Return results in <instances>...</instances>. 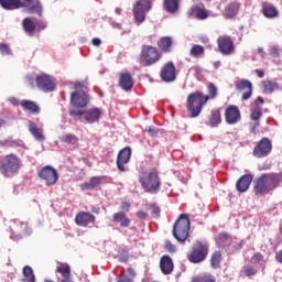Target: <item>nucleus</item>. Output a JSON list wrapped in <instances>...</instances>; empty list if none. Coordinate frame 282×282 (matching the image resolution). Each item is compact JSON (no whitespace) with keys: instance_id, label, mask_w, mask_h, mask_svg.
Returning <instances> with one entry per match:
<instances>
[{"instance_id":"obj_1","label":"nucleus","mask_w":282,"mask_h":282,"mask_svg":"<svg viewBox=\"0 0 282 282\" xmlns=\"http://www.w3.org/2000/svg\"><path fill=\"white\" fill-rule=\"evenodd\" d=\"M282 176L279 173H264L253 181L254 195H270L281 186Z\"/></svg>"},{"instance_id":"obj_2","label":"nucleus","mask_w":282,"mask_h":282,"mask_svg":"<svg viewBox=\"0 0 282 282\" xmlns=\"http://www.w3.org/2000/svg\"><path fill=\"white\" fill-rule=\"evenodd\" d=\"M0 6L3 10H19L20 8H25L29 14L43 17V4H41V0H32L31 2H23L21 0H0Z\"/></svg>"},{"instance_id":"obj_3","label":"nucleus","mask_w":282,"mask_h":282,"mask_svg":"<svg viewBox=\"0 0 282 282\" xmlns=\"http://www.w3.org/2000/svg\"><path fill=\"white\" fill-rule=\"evenodd\" d=\"M139 182L145 193H150L151 195L160 193L162 181L160 180L158 170L151 169L144 171L139 178Z\"/></svg>"},{"instance_id":"obj_4","label":"nucleus","mask_w":282,"mask_h":282,"mask_svg":"<svg viewBox=\"0 0 282 282\" xmlns=\"http://www.w3.org/2000/svg\"><path fill=\"white\" fill-rule=\"evenodd\" d=\"M208 104V98L204 97V93L196 90L187 96L186 109L191 112V118H197L202 110Z\"/></svg>"},{"instance_id":"obj_5","label":"nucleus","mask_w":282,"mask_h":282,"mask_svg":"<svg viewBox=\"0 0 282 282\" xmlns=\"http://www.w3.org/2000/svg\"><path fill=\"white\" fill-rule=\"evenodd\" d=\"M189 232L191 219L188 218V215L181 214L173 226L172 235L176 241H180V243H185L186 239H188Z\"/></svg>"},{"instance_id":"obj_6","label":"nucleus","mask_w":282,"mask_h":282,"mask_svg":"<svg viewBox=\"0 0 282 282\" xmlns=\"http://www.w3.org/2000/svg\"><path fill=\"white\" fill-rule=\"evenodd\" d=\"M21 171V159L17 154H7L0 160V173L4 177H12Z\"/></svg>"},{"instance_id":"obj_7","label":"nucleus","mask_w":282,"mask_h":282,"mask_svg":"<svg viewBox=\"0 0 282 282\" xmlns=\"http://www.w3.org/2000/svg\"><path fill=\"white\" fill-rule=\"evenodd\" d=\"M162 61V52L153 45H143L139 55V63L143 67H152Z\"/></svg>"},{"instance_id":"obj_8","label":"nucleus","mask_w":282,"mask_h":282,"mask_svg":"<svg viewBox=\"0 0 282 282\" xmlns=\"http://www.w3.org/2000/svg\"><path fill=\"white\" fill-rule=\"evenodd\" d=\"M208 252L209 248L206 242L202 240H195L187 254V260L189 261V263H202L206 261Z\"/></svg>"},{"instance_id":"obj_9","label":"nucleus","mask_w":282,"mask_h":282,"mask_svg":"<svg viewBox=\"0 0 282 282\" xmlns=\"http://www.w3.org/2000/svg\"><path fill=\"white\" fill-rule=\"evenodd\" d=\"M69 116H72L73 118H78V120H85V122L93 124V122H98L100 120V116H102V110H100V108H93L88 110L70 109Z\"/></svg>"},{"instance_id":"obj_10","label":"nucleus","mask_w":282,"mask_h":282,"mask_svg":"<svg viewBox=\"0 0 282 282\" xmlns=\"http://www.w3.org/2000/svg\"><path fill=\"white\" fill-rule=\"evenodd\" d=\"M151 1L153 0H138L133 6V17L138 25L147 21V12L151 10Z\"/></svg>"},{"instance_id":"obj_11","label":"nucleus","mask_w":282,"mask_h":282,"mask_svg":"<svg viewBox=\"0 0 282 282\" xmlns=\"http://www.w3.org/2000/svg\"><path fill=\"white\" fill-rule=\"evenodd\" d=\"M160 78L163 83H175L177 80V68L175 63H165L160 70Z\"/></svg>"},{"instance_id":"obj_12","label":"nucleus","mask_w":282,"mask_h":282,"mask_svg":"<svg viewBox=\"0 0 282 282\" xmlns=\"http://www.w3.org/2000/svg\"><path fill=\"white\" fill-rule=\"evenodd\" d=\"M217 45L220 54L224 56H230V54H235V41L230 35H220L217 39Z\"/></svg>"},{"instance_id":"obj_13","label":"nucleus","mask_w":282,"mask_h":282,"mask_svg":"<svg viewBox=\"0 0 282 282\" xmlns=\"http://www.w3.org/2000/svg\"><path fill=\"white\" fill-rule=\"evenodd\" d=\"M91 98L83 90L70 93V105L76 109H85L89 105Z\"/></svg>"},{"instance_id":"obj_14","label":"nucleus","mask_w":282,"mask_h":282,"mask_svg":"<svg viewBox=\"0 0 282 282\" xmlns=\"http://www.w3.org/2000/svg\"><path fill=\"white\" fill-rule=\"evenodd\" d=\"M10 230L12 232V237L15 239H23V237H28V235H30V227L28 226V223L21 220H12Z\"/></svg>"},{"instance_id":"obj_15","label":"nucleus","mask_w":282,"mask_h":282,"mask_svg":"<svg viewBox=\"0 0 282 282\" xmlns=\"http://www.w3.org/2000/svg\"><path fill=\"white\" fill-rule=\"evenodd\" d=\"M272 153V141L268 138H262L253 148L254 158H268V154Z\"/></svg>"},{"instance_id":"obj_16","label":"nucleus","mask_w":282,"mask_h":282,"mask_svg":"<svg viewBox=\"0 0 282 282\" xmlns=\"http://www.w3.org/2000/svg\"><path fill=\"white\" fill-rule=\"evenodd\" d=\"M39 177L46 182L47 186H54L58 182V172L56 169L46 165L39 172Z\"/></svg>"},{"instance_id":"obj_17","label":"nucleus","mask_w":282,"mask_h":282,"mask_svg":"<svg viewBox=\"0 0 282 282\" xmlns=\"http://www.w3.org/2000/svg\"><path fill=\"white\" fill-rule=\"evenodd\" d=\"M225 122L227 124H239L241 122V110L236 105H230L225 109Z\"/></svg>"},{"instance_id":"obj_18","label":"nucleus","mask_w":282,"mask_h":282,"mask_svg":"<svg viewBox=\"0 0 282 282\" xmlns=\"http://www.w3.org/2000/svg\"><path fill=\"white\" fill-rule=\"evenodd\" d=\"M36 87L41 89V91H54L56 89V83L54 79L50 77V75H37L35 77Z\"/></svg>"},{"instance_id":"obj_19","label":"nucleus","mask_w":282,"mask_h":282,"mask_svg":"<svg viewBox=\"0 0 282 282\" xmlns=\"http://www.w3.org/2000/svg\"><path fill=\"white\" fill-rule=\"evenodd\" d=\"M131 160V148L127 147L119 151L117 155V169L121 173L127 172L129 169L124 166L126 164H129Z\"/></svg>"},{"instance_id":"obj_20","label":"nucleus","mask_w":282,"mask_h":282,"mask_svg":"<svg viewBox=\"0 0 282 282\" xmlns=\"http://www.w3.org/2000/svg\"><path fill=\"white\" fill-rule=\"evenodd\" d=\"M75 224L87 228L89 224H96V216L89 212H78L75 216Z\"/></svg>"},{"instance_id":"obj_21","label":"nucleus","mask_w":282,"mask_h":282,"mask_svg":"<svg viewBox=\"0 0 282 282\" xmlns=\"http://www.w3.org/2000/svg\"><path fill=\"white\" fill-rule=\"evenodd\" d=\"M237 91H245L242 100H250L252 98V83L248 79H240L236 83Z\"/></svg>"},{"instance_id":"obj_22","label":"nucleus","mask_w":282,"mask_h":282,"mask_svg":"<svg viewBox=\"0 0 282 282\" xmlns=\"http://www.w3.org/2000/svg\"><path fill=\"white\" fill-rule=\"evenodd\" d=\"M253 176L251 174H245L242 175L237 182H236V189L238 193H246L248 188H250V185L252 184Z\"/></svg>"},{"instance_id":"obj_23","label":"nucleus","mask_w":282,"mask_h":282,"mask_svg":"<svg viewBox=\"0 0 282 282\" xmlns=\"http://www.w3.org/2000/svg\"><path fill=\"white\" fill-rule=\"evenodd\" d=\"M133 77L130 73H120L119 86L121 87V89H123L124 91H131V89H133Z\"/></svg>"},{"instance_id":"obj_24","label":"nucleus","mask_w":282,"mask_h":282,"mask_svg":"<svg viewBox=\"0 0 282 282\" xmlns=\"http://www.w3.org/2000/svg\"><path fill=\"white\" fill-rule=\"evenodd\" d=\"M241 8V4L237 1L228 3L223 12V17L225 19H235L237 14H239V9Z\"/></svg>"},{"instance_id":"obj_25","label":"nucleus","mask_w":282,"mask_h":282,"mask_svg":"<svg viewBox=\"0 0 282 282\" xmlns=\"http://www.w3.org/2000/svg\"><path fill=\"white\" fill-rule=\"evenodd\" d=\"M189 19H198V21H205L208 18V11L198 6H194L187 12Z\"/></svg>"},{"instance_id":"obj_26","label":"nucleus","mask_w":282,"mask_h":282,"mask_svg":"<svg viewBox=\"0 0 282 282\" xmlns=\"http://www.w3.org/2000/svg\"><path fill=\"white\" fill-rule=\"evenodd\" d=\"M112 221L120 224L121 228H129L131 226V219L124 214V212H118L112 215Z\"/></svg>"},{"instance_id":"obj_27","label":"nucleus","mask_w":282,"mask_h":282,"mask_svg":"<svg viewBox=\"0 0 282 282\" xmlns=\"http://www.w3.org/2000/svg\"><path fill=\"white\" fill-rule=\"evenodd\" d=\"M20 105L24 111H29V113H33V116L41 113V107L32 100L23 99Z\"/></svg>"},{"instance_id":"obj_28","label":"nucleus","mask_w":282,"mask_h":282,"mask_svg":"<svg viewBox=\"0 0 282 282\" xmlns=\"http://www.w3.org/2000/svg\"><path fill=\"white\" fill-rule=\"evenodd\" d=\"M173 259L170 256H162L160 260V269L163 274H171L173 272Z\"/></svg>"},{"instance_id":"obj_29","label":"nucleus","mask_w":282,"mask_h":282,"mask_svg":"<svg viewBox=\"0 0 282 282\" xmlns=\"http://www.w3.org/2000/svg\"><path fill=\"white\" fill-rule=\"evenodd\" d=\"M56 272L62 274V276H63L62 282H73L72 278H70L72 276V268H69V264L61 263L57 267Z\"/></svg>"},{"instance_id":"obj_30","label":"nucleus","mask_w":282,"mask_h":282,"mask_svg":"<svg viewBox=\"0 0 282 282\" xmlns=\"http://www.w3.org/2000/svg\"><path fill=\"white\" fill-rule=\"evenodd\" d=\"M262 14L265 17V19H276V17H279V10H276V7L272 4L263 3Z\"/></svg>"},{"instance_id":"obj_31","label":"nucleus","mask_w":282,"mask_h":282,"mask_svg":"<svg viewBox=\"0 0 282 282\" xmlns=\"http://www.w3.org/2000/svg\"><path fill=\"white\" fill-rule=\"evenodd\" d=\"M172 45H173V40L169 36H163L158 41V47L164 54L171 52Z\"/></svg>"},{"instance_id":"obj_32","label":"nucleus","mask_w":282,"mask_h":282,"mask_svg":"<svg viewBox=\"0 0 282 282\" xmlns=\"http://www.w3.org/2000/svg\"><path fill=\"white\" fill-rule=\"evenodd\" d=\"M163 8L165 12L175 14L180 10V0H163Z\"/></svg>"},{"instance_id":"obj_33","label":"nucleus","mask_w":282,"mask_h":282,"mask_svg":"<svg viewBox=\"0 0 282 282\" xmlns=\"http://www.w3.org/2000/svg\"><path fill=\"white\" fill-rule=\"evenodd\" d=\"M29 131L37 140V142H44L45 141V135H43V132L39 129L36 123L31 122L29 124Z\"/></svg>"},{"instance_id":"obj_34","label":"nucleus","mask_w":282,"mask_h":282,"mask_svg":"<svg viewBox=\"0 0 282 282\" xmlns=\"http://www.w3.org/2000/svg\"><path fill=\"white\" fill-rule=\"evenodd\" d=\"M22 28L26 34H34V30H36V22L32 21V18H24L22 21Z\"/></svg>"},{"instance_id":"obj_35","label":"nucleus","mask_w":282,"mask_h":282,"mask_svg":"<svg viewBox=\"0 0 282 282\" xmlns=\"http://www.w3.org/2000/svg\"><path fill=\"white\" fill-rule=\"evenodd\" d=\"M209 124L210 127H217L218 124H221V110L219 109L212 110Z\"/></svg>"},{"instance_id":"obj_36","label":"nucleus","mask_w":282,"mask_h":282,"mask_svg":"<svg viewBox=\"0 0 282 282\" xmlns=\"http://www.w3.org/2000/svg\"><path fill=\"white\" fill-rule=\"evenodd\" d=\"M206 50L204 48V46L199 45V44H194L192 46V48L189 50V55L193 58H202V56H204Z\"/></svg>"},{"instance_id":"obj_37","label":"nucleus","mask_w":282,"mask_h":282,"mask_svg":"<svg viewBox=\"0 0 282 282\" xmlns=\"http://www.w3.org/2000/svg\"><path fill=\"white\" fill-rule=\"evenodd\" d=\"M217 86H215V84L209 83L207 85V94L208 95H204V98H207V102L208 100H215L217 98Z\"/></svg>"},{"instance_id":"obj_38","label":"nucleus","mask_w":282,"mask_h":282,"mask_svg":"<svg viewBox=\"0 0 282 282\" xmlns=\"http://www.w3.org/2000/svg\"><path fill=\"white\" fill-rule=\"evenodd\" d=\"M261 86L262 89L264 91H269V94H272V91H276V89H279V84L272 80H264L262 82Z\"/></svg>"},{"instance_id":"obj_39","label":"nucleus","mask_w":282,"mask_h":282,"mask_svg":"<svg viewBox=\"0 0 282 282\" xmlns=\"http://www.w3.org/2000/svg\"><path fill=\"white\" fill-rule=\"evenodd\" d=\"M210 265L217 270L221 265V251H215L210 257Z\"/></svg>"},{"instance_id":"obj_40","label":"nucleus","mask_w":282,"mask_h":282,"mask_svg":"<svg viewBox=\"0 0 282 282\" xmlns=\"http://www.w3.org/2000/svg\"><path fill=\"white\" fill-rule=\"evenodd\" d=\"M261 116H263V108L261 106H256L253 109H251V120L259 122V120H261Z\"/></svg>"},{"instance_id":"obj_41","label":"nucleus","mask_w":282,"mask_h":282,"mask_svg":"<svg viewBox=\"0 0 282 282\" xmlns=\"http://www.w3.org/2000/svg\"><path fill=\"white\" fill-rule=\"evenodd\" d=\"M23 276L26 279L28 282H36V276L34 275V271L30 265H25L23 268Z\"/></svg>"},{"instance_id":"obj_42","label":"nucleus","mask_w":282,"mask_h":282,"mask_svg":"<svg viewBox=\"0 0 282 282\" xmlns=\"http://www.w3.org/2000/svg\"><path fill=\"white\" fill-rule=\"evenodd\" d=\"M62 142H65L66 144H78V137L67 133L62 137Z\"/></svg>"},{"instance_id":"obj_43","label":"nucleus","mask_w":282,"mask_h":282,"mask_svg":"<svg viewBox=\"0 0 282 282\" xmlns=\"http://www.w3.org/2000/svg\"><path fill=\"white\" fill-rule=\"evenodd\" d=\"M192 282H217V281L215 280V276L210 274H205V275L194 278Z\"/></svg>"},{"instance_id":"obj_44","label":"nucleus","mask_w":282,"mask_h":282,"mask_svg":"<svg viewBox=\"0 0 282 282\" xmlns=\"http://www.w3.org/2000/svg\"><path fill=\"white\" fill-rule=\"evenodd\" d=\"M257 269L250 264L246 265L243 268V274L247 276H254V274H257Z\"/></svg>"},{"instance_id":"obj_45","label":"nucleus","mask_w":282,"mask_h":282,"mask_svg":"<svg viewBox=\"0 0 282 282\" xmlns=\"http://www.w3.org/2000/svg\"><path fill=\"white\" fill-rule=\"evenodd\" d=\"M269 54L270 56H272L273 58H279V56H281V53L279 51V46H270L269 48Z\"/></svg>"},{"instance_id":"obj_46","label":"nucleus","mask_w":282,"mask_h":282,"mask_svg":"<svg viewBox=\"0 0 282 282\" xmlns=\"http://www.w3.org/2000/svg\"><path fill=\"white\" fill-rule=\"evenodd\" d=\"M150 210H152V217H154V219H160L161 209L158 205H150Z\"/></svg>"},{"instance_id":"obj_47","label":"nucleus","mask_w":282,"mask_h":282,"mask_svg":"<svg viewBox=\"0 0 282 282\" xmlns=\"http://www.w3.org/2000/svg\"><path fill=\"white\" fill-rule=\"evenodd\" d=\"M0 54H2V56H10V54H12L10 46H8V44H0Z\"/></svg>"},{"instance_id":"obj_48","label":"nucleus","mask_w":282,"mask_h":282,"mask_svg":"<svg viewBox=\"0 0 282 282\" xmlns=\"http://www.w3.org/2000/svg\"><path fill=\"white\" fill-rule=\"evenodd\" d=\"M47 28V22L43 21V20H39L35 22V30H37V32H41L43 30H45Z\"/></svg>"},{"instance_id":"obj_49","label":"nucleus","mask_w":282,"mask_h":282,"mask_svg":"<svg viewBox=\"0 0 282 282\" xmlns=\"http://www.w3.org/2000/svg\"><path fill=\"white\" fill-rule=\"evenodd\" d=\"M117 282H133V280L131 278L127 276V273L124 272V270H122Z\"/></svg>"},{"instance_id":"obj_50","label":"nucleus","mask_w":282,"mask_h":282,"mask_svg":"<svg viewBox=\"0 0 282 282\" xmlns=\"http://www.w3.org/2000/svg\"><path fill=\"white\" fill-rule=\"evenodd\" d=\"M219 241H221V243H230V241H232V238L228 234H220Z\"/></svg>"},{"instance_id":"obj_51","label":"nucleus","mask_w":282,"mask_h":282,"mask_svg":"<svg viewBox=\"0 0 282 282\" xmlns=\"http://www.w3.org/2000/svg\"><path fill=\"white\" fill-rule=\"evenodd\" d=\"M101 178L99 176H95L90 178V186L94 188H98L100 186Z\"/></svg>"},{"instance_id":"obj_52","label":"nucleus","mask_w":282,"mask_h":282,"mask_svg":"<svg viewBox=\"0 0 282 282\" xmlns=\"http://www.w3.org/2000/svg\"><path fill=\"white\" fill-rule=\"evenodd\" d=\"M165 249L167 252H175L176 247L173 245V242H171V240H165Z\"/></svg>"},{"instance_id":"obj_53","label":"nucleus","mask_w":282,"mask_h":282,"mask_svg":"<svg viewBox=\"0 0 282 282\" xmlns=\"http://www.w3.org/2000/svg\"><path fill=\"white\" fill-rule=\"evenodd\" d=\"M251 260L253 263H259L260 261H263V254L260 252H256L252 257Z\"/></svg>"},{"instance_id":"obj_54","label":"nucleus","mask_w":282,"mask_h":282,"mask_svg":"<svg viewBox=\"0 0 282 282\" xmlns=\"http://www.w3.org/2000/svg\"><path fill=\"white\" fill-rule=\"evenodd\" d=\"M120 208H121L124 213H129V210L131 209V204H130V203H127V202H122Z\"/></svg>"},{"instance_id":"obj_55","label":"nucleus","mask_w":282,"mask_h":282,"mask_svg":"<svg viewBox=\"0 0 282 282\" xmlns=\"http://www.w3.org/2000/svg\"><path fill=\"white\" fill-rule=\"evenodd\" d=\"M82 191H94V187L91 186V183H83L80 185Z\"/></svg>"},{"instance_id":"obj_56","label":"nucleus","mask_w":282,"mask_h":282,"mask_svg":"<svg viewBox=\"0 0 282 282\" xmlns=\"http://www.w3.org/2000/svg\"><path fill=\"white\" fill-rule=\"evenodd\" d=\"M127 272H128V274H129V279H135V270L133 269V268H131V267H129L128 269H127Z\"/></svg>"},{"instance_id":"obj_57","label":"nucleus","mask_w":282,"mask_h":282,"mask_svg":"<svg viewBox=\"0 0 282 282\" xmlns=\"http://www.w3.org/2000/svg\"><path fill=\"white\" fill-rule=\"evenodd\" d=\"M137 217L139 219H144L145 217H148V214L143 210H140V212L137 213Z\"/></svg>"},{"instance_id":"obj_58","label":"nucleus","mask_w":282,"mask_h":282,"mask_svg":"<svg viewBox=\"0 0 282 282\" xmlns=\"http://www.w3.org/2000/svg\"><path fill=\"white\" fill-rule=\"evenodd\" d=\"M263 102H265L263 100V97H257V99L254 100L256 107H260L259 105H263Z\"/></svg>"},{"instance_id":"obj_59","label":"nucleus","mask_w":282,"mask_h":282,"mask_svg":"<svg viewBox=\"0 0 282 282\" xmlns=\"http://www.w3.org/2000/svg\"><path fill=\"white\" fill-rule=\"evenodd\" d=\"M91 43H93V45H95V47H98V46H100V44H101L102 42L100 41V39L95 37V39H93Z\"/></svg>"},{"instance_id":"obj_60","label":"nucleus","mask_w":282,"mask_h":282,"mask_svg":"<svg viewBox=\"0 0 282 282\" xmlns=\"http://www.w3.org/2000/svg\"><path fill=\"white\" fill-rule=\"evenodd\" d=\"M275 259L279 263H282V250L275 254Z\"/></svg>"},{"instance_id":"obj_61","label":"nucleus","mask_w":282,"mask_h":282,"mask_svg":"<svg viewBox=\"0 0 282 282\" xmlns=\"http://www.w3.org/2000/svg\"><path fill=\"white\" fill-rule=\"evenodd\" d=\"M256 74L258 75L259 78H263V76H265V73L261 69H256Z\"/></svg>"},{"instance_id":"obj_62","label":"nucleus","mask_w":282,"mask_h":282,"mask_svg":"<svg viewBox=\"0 0 282 282\" xmlns=\"http://www.w3.org/2000/svg\"><path fill=\"white\" fill-rule=\"evenodd\" d=\"M214 69H219V67H221V62L217 61V62H214Z\"/></svg>"},{"instance_id":"obj_63","label":"nucleus","mask_w":282,"mask_h":282,"mask_svg":"<svg viewBox=\"0 0 282 282\" xmlns=\"http://www.w3.org/2000/svg\"><path fill=\"white\" fill-rule=\"evenodd\" d=\"M6 124H7L6 119L0 117V129H1V127H6Z\"/></svg>"},{"instance_id":"obj_64","label":"nucleus","mask_w":282,"mask_h":282,"mask_svg":"<svg viewBox=\"0 0 282 282\" xmlns=\"http://www.w3.org/2000/svg\"><path fill=\"white\" fill-rule=\"evenodd\" d=\"M148 133H151V135H153V133H155V130L153 128H149Z\"/></svg>"}]
</instances>
